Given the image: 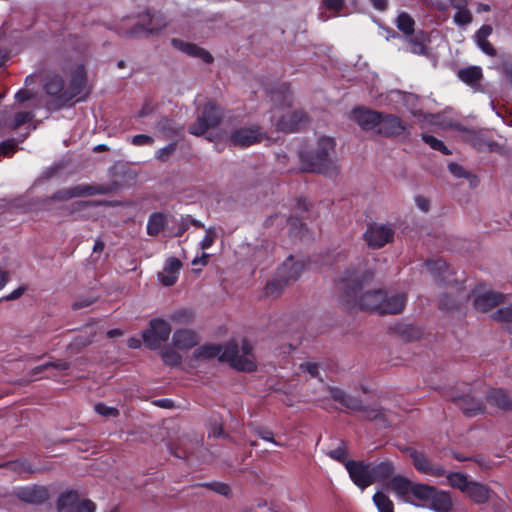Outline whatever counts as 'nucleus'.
Instances as JSON below:
<instances>
[{"label": "nucleus", "mask_w": 512, "mask_h": 512, "mask_svg": "<svg viewBox=\"0 0 512 512\" xmlns=\"http://www.w3.org/2000/svg\"><path fill=\"white\" fill-rule=\"evenodd\" d=\"M370 278L371 275L359 264L357 268H349L339 276L337 286L347 297V304L354 302L361 310L381 314L384 292L380 289L361 292Z\"/></svg>", "instance_id": "nucleus-1"}, {"label": "nucleus", "mask_w": 512, "mask_h": 512, "mask_svg": "<svg viewBox=\"0 0 512 512\" xmlns=\"http://www.w3.org/2000/svg\"><path fill=\"white\" fill-rule=\"evenodd\" d=\"M334 156L335 141L327 136L320 137L313 149L301 154L307 170L323 174L336 168Z\"/></svg>", "instance_id": "nucleus-2"}, {"label": "nucleus", "mask_w": 512, "mask_h": 512, "mask_svg": "<svg viewBox=\"0 0 512 512\" xmlns=\"http://www.w3.org/2000/svg\"><path fill=\"white\" fill-rule=\"evenodd\" d=\"M171 326L162 318L152 319L147 329L142 332L143 345L146 349L157 350L169 339Z\"/></svg>", "instance_id": "nucleus-3"}, {"label": "nucleus", "mask_w": 512, "mask_h": 512, "mask_svg": "<svg viewBox=\"0 0 512 512\" xmlns=\"http://www.w3.org/2000/svg\"><path fill=\"white\" fill-rule=\"evenodd\" d=\"M222 119L221 109L213 102H208L197 116L195 123L189 127L192 135H203L208 129L215 127Z\"/></svg>", "instance_id": "nucleus-4"}, {"label": "nucleus", "mask_w": 512, "mask_h": 512, "mask_svg": "<svg viewBox=\"0 0 512 512\" xmlns=\"http://www.w3.org/2000/svg\"><path fill=\"white\" fill-rule=\"evenodd\" d=\"M271 121L278 130L294 132L305 122V114L300 110L282 112L280 108H276L273 110Z\"/></svg>", "instance_id": "nucleus-5"}, {"label": "nucleus", "mask_w": 512, "mask_h": 512, "mask_svg": "<svg viewBox=\"0 0 512 512\" xmlns=\"http://www.w3.org/2000/svg\"><path fill=\"white\" fill-rule=\"evenodd\" d=\"M203 359L218 356V362L228 364L235 370L250 372L256 368L253 354H196Z\"/></svg>", "instance_id": "nucleus-6"}, {"label": "nucleus", "mask_w": 512, "mask_h": 512, "mask_svg": "<svg viewBox=\"0 0 512 512\" xmlns=\"http://www.w3.org/2000/svg\"><path fill=\"white\" fill-rule=\"evenodd\" d=\"M394 237V230L384 224H370L364 233L367 245L372 249H378L391 242Z\"/></svg>", "instance_id": "nucleus-7"}, {"label": "nucleus", "mask_w": 512, "mask_h": 512, "mask_svg": "<svg viewBox=\"0 0 512 512\" xmlns=\"http://www.w3.org/2000/svg\"><path fill=\"white\" fill-rule=\"evenodd\" d=\"M345 468L353 483L362 491L374 483L371 465L364 462L348 461L345 462Z\"/></svg>", "instance_id": "nucleus-8"}, {"label": "nucleus", "mask_w": 512, "mask_h": 512, "mask_svg": "<svg viewBox=\"0 0 512 512\" xmlns=\"http://www.w3.org/2000/svg\"><path fill=\"white\" fill-rule=\"evenodd\" d=\"M105 189L101 186H93L88 184L76 185L61 189L51 196L54 201H67L72 198H79L84 196H92L105 193Z\"/></svg>", "instance_id": "nucleus-9"}, {"label": "nucleus", "mask_w": 512, "mask_h": 512, "mask_svg": "<svg viewBox=\"0 0 512 512\" xmlns=\"http://www.w3.org/2000/svg\"><path fill=\"white\" fill-rule=\"evenodd\" d=\"M231 142L239 147H248L259 143L264 138V133L259 126L241 127L231 134Z\"/></svg>", "instance_id": "nucleus-10"}, {"label": "nucleus", "mask_w": 512, "mask_h": 512, "mask_svg": "<svg viewBox=\"0 0 512 512\" xmlns=\"http://www.w3.org/2000/svg\"><path fill=\"white\" fill-rule=\"evenodd\" d=\"M409 456L411 457L413 465L418 472L432 477H441L445 475L444 468L438 465H433L423 453L409 449Z\"/></svg>", "instance_id": "nucleus-11"}, {"label": "nucleus", "mask_w": 512, "mask_h": 512, "mask_svg": "<svg viewBox=\"0 0 512 512\" xmlns=\"http://www.w3.org/2000/svg\"><path fill=\"white\" fill-rule=\"evenodd\" d=\"M86 87V73L82 66L73 72L69 85L62 94V103H66L80 95Z\"/></svg>", "instance_id": "nucleus-12"}, {"label": "nucleus", "mask_w": 512, "mask_h": 512, "mask_svg": "<svg viewBox=\"0 0 512 512\" xmlns=\"http://www.w3.org/2000/svg\"><path fill=\"white\" fill-rule=\"evenodd\" d=\"M404 129L405 126L397 116L380 113L376 134L382 136H397L400 135Z\"/></svg>", "instance_id": "nucleus-13"}, {"label": "nucleus", "mask_w": 512, "mask_h": 512, "mask_svg": "<svg viewBox=\"0 0 512 512\" xmlns=\"http://www.w3.org/2000/svg\"><path fill=\"white\" fill-rule=\"evenodd\" d=\"M167 22L164 16L160 13L155 14H147L142 23L138 24L132 31V35H138L140 33L155 34L161 31L164 27H166Z\"/></svg>", "instance_id": "nucleus-14"}, {"label": "nucleus", "mask_w": 512, "mask_h": 512, "mask_svg": "<svg viewBox=\"0 0 512 512\" xmlns=\"http://www.w3.org/2000/svg\"><path fill=\"white\" fill-rule=\"evenodd\" d=\"M252 344L244 338L234 337L225 344H216L202 347L201 352H251Z\"/></svg>", "instance_id": "nucleus-15"}, {"label": "nucleus", "mask_w": 512, "mask_h": 512, "mask_svg": "<svg viewBox=\"0 0 512 512\" xmlns=\"http://www.w3.org/2000/svg\"><path fill=\"white\" fill-rule=\"evenodd\" d=\"M380 113L363 108H356L351 112V119L365 131L376 134Z\"/></svg>", "instance_id": "nucleus-16"}, {"label": "nucleus", "mask_w": 512, "mask_h": 512, "mask_svg": "<svg viewBox=\"0 0 512 512\" xmlns=\"http://www.w3.org/2000/svg\"><path fill=\"white\" fill-rule=\"evenodd\" d=\"M182 268V263L175 257H170L166 260L165 265L158 273V280L164 286H172L178 279L179 272Z\"/></svg>", "instance_id": "nucleus-17"}, {"label": "nucleus", "mask_w": 512, "mask_h": 512, "mask_svg": "<svg viewBox=\"0 0 512 512\" xmlns=\"http://www.w3.org/2000/svg\"><path fill=\"white\" fill-rule=\"evenodd\" d=\"M171 44L175 49L191 57L200 58L205 63H211L213 61L212 55L205 49L197 46L196 44L185 42L177 38H173L171 40Z\"/></svg>", "instance_id": "nucleus-18"}, {"label": "nucleus", "mask_w": 512, "mask_h": 512, "mask_svg": "<svg viewBox=\"0 0 512 512\" xmlns=\"http://www.w3.org/2000/svg\"><path fill=\"white\" fill-rule=\"evenodd\" d=\"M414 483L408 478L403 476H395L390 479L388 483L389 489L395 493V495L406 503H413L411 499V491Z\"/></svg>", "instance_id": "nucleus-19"}, {"label": "nucleus", "mask_w": 512, "mask_h": 512, "mask_svg": "<svg viewBox=\"0 0 512 512\" xmlns=\"http://www.w3.org/2000/svg\"><path fill=\"white\" fill-rule=\"evenodd\" d=\"M450 5L456 10L453 23L459 27L467 26L473 21V14L469 9L468 0H449Z\"/></svg>", "instance_id": "nucleus-20"}, {"label": "nucleus", "mask_w": 512, "mask_h": 512, "mask_svg": "<svg viewBox=\"0 0 512 512\" xmlns=\"http://www.w3.org/2000/svg\"><path fill=\"white\" fill-rule=\"evenodd\" d=\"M197 334L189 329L176 330L172 336L174 348L179 350H189L198 344Z\"/></svg>", "instance_id": "nucleus-21"}, {"label": "nucleus", "mask_w": 512, "mask_h": 512, "mask_svg": "<svg viewBox=\"0 0 512 512\" xmlns=\"http://www.w3.org/2000/svg\"><path fill=\"white\" fill-rule=\"evenodd\" d=\"M427 507L434 512H450L453 509V500L448 492L435 488Z\"/></svg>", "instance_id": "nucleus-22"}, {"label": "nucleus", "mask_w": 512, "mask_h": 512, "mask_svg": "<svg viewBox=\"0 0 512 512\" xmlns=\"http://www.w3.org/2000/svg\"><path fill=\"white\" fill-rule=\"evenodd\" d=\"M303 265L289 256L282 266L278 269L277 274L284 284L288 285L290 281L296 280L302 272Z\"/></svg>", "instance_id": "nucleus-23"}, {"label": "nucleus", "mask_w": 512, "mask_h": 512, "mask_svg": "<svg viewBox=\"0 0 512 512\" xmlns=\"http://www.w3.org/2000/svg\"><path fill=\"white\" fill-rule=\"evenodd\" d=\"M406 304V295L404 293H395L386 295L382 300L381 315L397 314L403 311Z\"/></svg>", "instance_id": "nucleus-24"}, {"label": "nucleus", "mask_w": 512, "mask_h": 512, "mask_svg": "<svg viewBox=\"0 0 512 512\" xmlns=\"http://www.w3.org/2000/svg\"><path fill=\"white\" fill-rule=\"evenodd\" d=\"M17 496L26 503L38 505L48 499V492L44 487L32 486L19 489Z\"/></svg>", "instance_id": "nucleus-25"}, {"label": "nucleus", "mask_w": 512, "mask_h": 512, "mask_svg": "<svg viewBox=\"0 0 512 512\" xmlns=\"http://www.w3.org/2000/svg\"><path fill=\"white\" fill-rule=\"evenodd\" d=\"M493 28L491 25H482L474 34V40L478 48L488 56H496V49L489 42Z\"/></svg>", "instance_id": "nucleus-26"}, {"label": "nucleus", "mask_w": 512, "mask_h": 512, "mask_svg": "<svg viewBox=\"0 0 512 512\" xmlns=\"http://www.w3.org/2000/svg\"><path fill=\"white\" fill-rule=\"evenodd\" d=\"M505 296L494 291H487L474 299V306L478 311L487 312L494 306L502 303Z\"/></svg>", "instance_id": "nucleus-27"}, {"label": "nucleus", "mask_w": 512, "mask_h": 512, "mask_svg": "<svg viewBox=\"0 0 512 512\" xmlns=\"http://www.w3.org/2000/svg\"><path fill=\"white\" fill-rule=\"evenodd\" d=\"M434 489L435 487L427 484L414 483L411 491V499L413 500L411 504L416 507H427Z\"/></svg>", "instance_id": "nucleus-28"}, {"label": "nucleus", "mask_w": 512, "mask_h": 512, "mask_svg": "<svg viewBox=\"0 0 512 512\" xmlns=\"http://www.w3.org/2000/svg\"><path fill=\"white\" fill-rule=\"evenodd\" d=\"M466 494L473 502L484 504L490 499L491 490L485 484L472 481Z\"/></svg>", "instance_id": "nucleus-29"}, {"label": "nucleus", "mask_w": 512, "mask_h": 512, "mask_svg": "<svg viewBox=\"0 0 512 512\" xmlns=\"http://www.w3.org/2000/svg\"><path fill=\"white\" fill-rule=\"evenodd\" d=\"M453 401L467 416L483 412L482 404L469 395L453 398Z\"/></svg>", "instance_id": "nucleus-30"}, {"label": "nucleus", "mask_w": 512, "mask_h": 512, "mask_svg": "<svg viewBox=\"0 0 512 512\" xmlns=\"http://www.w3.org/2000/svg\"><path fill=\"white\" fill-rule=\"evenodd\" d=\"M458 77L465 84L476 88L482 80L483 73L479 66H469L458 71Z\"/></svg>", "instance_id": "nucleus-31"}, {"label": "nucleus", "mask_w": 512, "mask_h": 512, "mask_svg": "<svg viewBox=\"0 0 512 512\" xmlns=\"http://www.w3.org/2000/svg\"><path fill=\"white\" fill-rule=\"evenodd\" d=\"M487 401L503 410H512V401L506 391L502 389H491L487 396Z\"/></svg>", "instance_id": "nucleus-32"}, {"label": "nucleus", "mask_w": 512, "mask_h": 512, "mask_svg": "<svg viewBox=\"0 0 512 512\" xmlns=\"http://www.w3.org/2000/svg\"><path fill=\"white\" fill-rule=\"evenodd\" d=\"M43 88L48 95L56 96L62 103V94L66 90V87L64 86L63 79L59 75L53 74L48 76Z\"/></svg>", "instance_id": "nucleus-33"}, {"label": "nucleus", "mask_w": 512, "mask_h": 512, "mask_svg": "<svg viewBox=\"0 0 512 512\" xmlns=\"http://www.w3.org/2000/svg\"><path fill=\"white\" fill-rule=\"evenodd\" d=\"M328 389L331 394V397L335 401L342 404L344 407L355 411L362 410V404L358 399L346 395L342 390L338 388L329 387Z\"/></svg>", "instance_id": "nucleus-34"}, {"label": "nucleus", "mask_w": 512, "mask_h": 512, "mask_svg": "<svg viewBox=\"0 0 512 512\" xmlns=\"http://www.w3.org/2000/svg\"><path fill=\"white\" fill-rule=\"evenodd\" d=\"M168 223V218L165 214L156 212L150 215L147 222V233L150 236H157L164 230Z\"/></svg>", "instance_id": "nucleus-35"}, {"label": "nucleus", "mask_w": 512, "mask_h": 512, "mask_svg": "<svg viewBox=\"0 0 512 512\" xmlns=\"http://www.w3.org/2000/svg\"><path fill=\"white\" fill-rule=\"evenodd\" d=\"M373 502L378 512H394L392 500L382 491H377L373 495Z\"/></svg>", "instance_id": "nucleus-36"}, {"label": "nucleus", "mask_w": 512, "mask_h": 512, "mask_svg": "<svg viewBox=\"0 0 512 512\" xmlns=\"http://www.w3.org/2000/svg\"><path fill=\"white\" fill-rule=\"evenodd\" d=\"M78 494L76 492L70 491L62 494L57 502V508L59 512H70L71 508L78 501Z\"/></svg>", "instance_id": "nucleus-37"}, {"label": "nucleus", "mask_w": 512, "mask_h": 512, "mask_svg": "<svg viewBox=\"0 0 512 512\" xmlns=\"http://www.w3.org/2000/svg\"><path fill=\"white\" fill-rule=\"evenodd\" d=\"M447 480L450 486L459 489L461 492H467L469 485L472 481H469L467 476L462 473H450L447 475Z\"/></svg>", "instance_id": "nucleus-38"}, {"label": "nucleus", "mask_w": 512, "mask_h": 512, "mask_svg": "<svg viewBox=\"0 0 512 512\" xmlns=\"http://www.w3.org/2000/svg\"><path fill=\"white\" fill-rule=\"evenodd\" d=\"M492 318L503 324L509 331L512 332V306H507L498 309L494 314H492Z\"/></svg>", "instance_id": "nucleus-39"}, {"label": "nucleus", "mask_w": 512, "mask_h": 512, "mask_svg": "<svg viewBox=\"0 0 512 512\" xmlns=\"http://www.w3.org/2000/svg\"><path fill=\"white\" fill-rule=\"evenodd\" d=\"M397 28L406 35H411L414 32V20L406 13L401 12L396 19Z\"/></svg>", "instance_id": "nucleus-40"}, {"label": "nucleus", "mask_w": 512, "mask_h": 512, "mask_svg": "<svg viewBox=\"0 0 512 512\" xmlns=\"http://www.w3.org/2000/svg\"><path fill=\"white\" fill-rule=\"evenodd\" d=\"M285 286L287 285L284 284L282 279L276 274V277L266 284L264 293L267 297L277 298Z\"/></svg>", "instance_id": "nucleus-41"}, {"label": "nucleus", "mask_w": 512, "mask_h": 512, "mask_svg": "<svg viewBox=\"0 0 512 512\" xmlns=\"http://www.w3.org/2000/svg\"><path fill=\"white\" fill-rule=\"evenodd\" d=\"M374 482L385 480L393 473V466L388 462H382L374 467H371Z\"/></svg>", "instance_id": "nucleus-42"}, {"label": "nucleus", "mask_w": 512, "mask_h": 512, "mask_svg": "<svg viewBox=\"0 0 512 512\" xmlns=\"http://www.w3.org/2000/svg\"><path fill=\"white\" fill-rule=\"evenodd\" d=\"M93 327H89L83 331H81L72 342V347L74 349H82L86 347L88 344H90L93 341L94 334H93Z\"/></svg>", "instance_id": "nucleus-43"}, {"label": "nucleus", "mask_w": 512, "mask_h": 512, "mask_svg": "<svg viewBox=\"0 0 512 512\" xmlns=\"http://www.w3.org/2000/svg\"><path fill=\"white\" fill-rule=\"evenodd\" d=\"M271 100L275 103L282 102L284 105H289L291 100V93L289 88L282 84L276 90L271 91L270 94Z\"/></svg>", "instance_id": "nucleus-44"}, {"label": "nucleus", "mask_w": 512, "mask_h": 512, "mask_svg": "<svg viewBox=\"0 0 512 512\" xmlns=\"http://www.w3.org/2000/svg\"><path fill=\"white\" fill-rule=\"evenodd\" d=\"M422 140L428 144L432 149L442 152L444 155L451 154V151L444 145V143L432 135L423 134Z\"/></svg>", "instance_id": "nucleus-45"}, {"label": "nucleus", "mask_w": 512, "mask_h": 512, "mask_svg": "<svg viewBox=\"0 0 512 512\" xmlns=\"http://www.w3.org/2000/svg\"><path fill=\"white\" fill-rule=\"evenodd\" d=\"M398 333L406 341H413L420 338V330L411 325H403L398 327Z\"/></svg>", "instance_id": "nucleus-46"}, {"label": "nucleus", "mask_w": 512, "mask_h": 512, "mask_svg": "<svg viewBox=\"0 0 512 512\" xmlns=\"http://www.w3.org/2000/svg\"><path fill=\"white\" fill-rule=\"evenodd\" d=\"M426 268L430 272H439L440 274H443L445 279L450 275L446 263L442 260L427 262Z\"/></svg>", "instance_id": "nucleus-47"}, {"label": "nucleus", "mask_w": 512, "mask_h": 512, "mask_svg": "<svg viewBox=\"0 0 512 512\" xmlns=\"http://www.w3.org/2000/svg\"><path fill=\"white\" fill-rule=\"evenodd\" d=\"M156 128L166 137H171L177 134V128L174 127L173 122L169 119L159 121Z\"/></svg>", "instance_id": "nucleus-48"}, {"label": "nucleus", "mask_w": 512, "mask_h": 512, "mask_svg": "<svg viewBox=\"0 0 512 512\" xmlns=\"http://www.w3.org/2000/svg\"><path fill=\"white\" fill-rule=\"evenodd\" d=\"M216 231L213 227H209L206 229V233H205V236L203 237V239L200 241L199 245H200V248L202 250H206V249H209L212 244L214 243L215 239H216Z\"/></svg>", "instance_id": "nucleus-49"}, {"label": "nucleus", "mask_w": 512, "mask_h": 512, "mask_svg": "<svg viewBox=\"0 0 512 512\" xmlns=\"http://www.w3.org/2000/svg\"><path fill=\"white\" fill-rule=\"evenodd\" d=\"M95 411L104 417H117L119 415V411L115 407L107 406L103 403H98L94 407Z\"/></svg>", "instance_id": "nucleus-50"}, {"label": "nucleus", "mask_w": 512, "mask_h": 512, "mask_svg": "<svg viewBox=\"0 0 512 512\" xmlns=\"http://www.w3.org/2000/svg\"><path fill=\"white\" fill-rule=\"evenodd\" d=\"M285 221L289 224L292 233L296 234V232H294V230L296 229L297 224H298L297 219L286 220L285 217H283V216L275 215V216L269 217L266 220V225H273L275 222H278L279 224H281Z\"/></svg>", "instance_id": "nucleus-51"}, {"label": "nucleus", "mask_w": 512, "mask_h": 512, "mask_svg": "<svg viewBox=\"0 0 512 512\" xmlns=\"http://www.w3.org/2000/svg\"><path fill=\"white\" fill-rule=\"evenodd\" d=\"M34 115L31 112H19L15 115V118L13 120V124L11 127L13 129H16L20 127L21 125L31 121L33 119Z\"/></svg>", "instance_id": "nucleus-52"}, {"label": "nucleus", "mask_w": 512, "mask_h": 512, "mask_svg": "<svg viewBox=\"0 0 512 512\" xmlns=\"http://www.w3.org/2000/svg\"><path fill=\"white\" fill-rule=\"evenodd\" d=\"M328 456L338 462H341L345 465V462H348L347 460V450L344 446H340L334 450H331L328 452Z\"/></svg>", "instance_id": "nucleus-53"}, {"label": "nucleus", "mask_w": 512, "mask_h": 512, "mask_svg": "<svg viewBox=\"0 0 512 512\" xmlns=\"http://www.w3.org/2000/svg\"><path fill=\"white\" fill-rule=\"evenodd\" d=\"M176 150V144L170 143L167 146L160 148L156 152V158L160 161H166Z\"/></svg>", "instance_id": "nucleus-54"}, {"label": "nucleus", "mask_w": 512, "mask_h": 512, "mask_svg": "<svg viewBox=\"0 0 512 512\" xmlns=\"http://www.w3.org/2000/svg\"><path fill=\"white\" fill-rule=\"evenodd\" d=\"M322 5L330 11L339 12L345 7V0H323Z\"/></svg>", "instance_id": "nucleus-55"}, {"label": "nucleus", "mask_w": 512, "mask_h": 512, "mask_svg": "<svg viewBox=\"0 0 512 512\" xmlns=\"http://www.w3.org/2000/svg\"><path fill=\"white\" fill-rule=\"evenodd\" d=\"M16 146L17 141L15 139L4 141L0 143V154L8 156L15 151Z\"/></svg>", "instance_id": "nucleus-56"}, {"label": "nucleus", "mask_w": 512, "mask_h": 512, "mask_svg": "<svg viewBox=\"0 0 512 512\" xmlns=\"http://www.w3.org/2000/svg\"><path fill=\"white\" fill-rule=\"evenodd\" d=\"M153 142V138L145 134L135 135L131 138V143L135 146L152 145Z\"/></svg>", "instance_id": "nucleus-57"}, {"label": "nucleus", "mask_w": 512, "mask_h": 512, "mask_svg": "<svg viewBox=\"0 0 512 512\" xmlns=\"http://www.w3.org/2000/svg\"><path fill=\"white\" fill-rule=\"evenodd\" d=\"M409 42V51L413 54H417V55H422V54H425L426 52V47L424 46V44L414 38H410L408 40Z\"/></svg>", "instance_id": "nucleus-58"}, {"label": "nucleus", "mask_w": 512, "mask_h": 512, "mask_svg": "<svg viewBox=\"0 0 512 512\" xmlns=\"http://www.w3.org/2000/svg\"><path fill=\"white\" fill-rule=\"evenodd\" d=\"M501 70L507 76L509 82L512 85V58L503 57L501 60Z\"/></svg>", "instance_id": "nucleus-59"}, {"label": "nucleus", "mask_w": 512, "mask_h": 512, "mask_svg": "<svg viewBox=\"0 0 512 512\" xmlns=\"http://www.w3.org/2000/svg\"><path fill=\"white\" fill-rule=\"evenodd\" d=\"M96 299H97L96 297H92V296L81 297L73 302L72 308L73 309H81L84 307H88V306L92 305L96 301Z\"/></svg>", "instance_id": "nucleus-60"}, {"label": "nucleus", "mask_w": 512, "mask_h": 512, "mask_svg": "<svg viewBox=\"0 0 512 512\" xmlns=\"http://www.w3.org/2000/svg\"><path fill=\"white\" fill-rule=\"evenodd\" d=\"M162 362L169 366H176L181 362V354H160Z\"/></svg>", "instance_id": "nucleus-61"}, {"label": "nucleus", "mask_w": 512, "mask_h": 512, "mask_svg": "<svg viewBox=\"0 0 512 512\" xmlns=\"http://www.w3.org/2000/svg\"><path fill=\"white\" fill-rule=\"evenodd\" d=\"M300 368L309 373L312 377H318L319 364L313 362H306L300 365Z\"/></svg>", "instance_id": "nucleus-62"}, {"label": "nucleus", "mask_w": 512, "mask_h": 512, "mask_svg": "<svg viewBox=\"0 0 512 512\" xmlns=\"http://www.w3.org/2000/svg\"><path fill=\"white\" fill-rule=\"evenodd\" d=\"M96 505L90 500H83L77 506L76 512H95Z\"/></svg>", "instance_id": "nucleus-63"}, {"label": "nucleus", "mask_w": 512, "mask_h": 512, "mask_svg": "<svg viewBox=\"0 0 512 512\" xmlns=\"http://www.w3.org/2000/svg\"><path fill=\"white\" fill-rule=\"evenodd\" d=\"M415 203L417 207L423 212H427L430 209V201L423 196H417L415 198Z\"/></svg>", "instance_id": "nucleus-64"}]
</instances>
